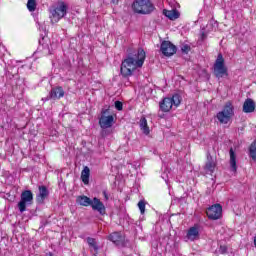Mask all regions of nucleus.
<instances>
[{"label":"nucleus","mask_w":256,"mask_h":256,"mask_svg":"<svg viewBox=\"0 0 256 256\" xmlns=\"http://www.w3.org/2000/svg\"><path fill=\"white\" fill-rule=\"evenodd\" d=\"M63 97H65V90H63L62 86L54 87L49 92V99L53 101H59V99H63Z\"/></svg>","instance_id":"nucleus-12"},{"label":"nucleus","mask_w":256,"mask_h":256,"mask_svg":"<svg viewBox=\"0 0 256 256\" xmlns=\"http://www.w3.org/2000/svg\"><path fill=\"white\" fill-rule=\"evenodd\" d=\"M67 9H68L67 4H65V2L63 1L59 2L58 6L52 7L50 9L51 22L59 23V21H61V19H63V17L67 15Z\"/></svg>","instance_id":"nucleus-8"},{"label":"nucleus","mask_w":256,"mask_h":256,"mask_svg":"<svg viewBox=\"0 0 256 256\" xmlns=\"http://www.w3.org/2000/svg\"><path fill=\"white\" fill-rule=\"evenodd\" d=\"M181 51L182 53H185L187 55L189 51H191V46H189L188 44H185L184 46H182Z\"/></svg>","instance_id":"nucleus-26"},{"label":"nucleus","mask_w":256,"mask_h":256,"mask_svg":"<svg viewBox=\"0 0 256 256\" xmlns=\"http://www.w3.org/2000/svg\"><path fill=\"white\" fill-rule=\"evenodd\" d=\"M200 39H201V41H205V39H207V34L205 32H202Z\"/></svg>","instance_id":"nucleus-28"},{"label":"nucleus","mask_w":256,"mask_h":256,"mask_svg":"<svg viewBox=\"0 0 256 256\" xmlns=\"http://www.w3.org/2000/svg\"><path fill=\"white\" fill-rule=\"evenodd\" d=\"M213 73L216 79H223L225 77H229V70L227 66H225V58H223V54H218L217 59L213 65Z\"/></svg>","instance_id":"nucleus-5"},{"label":"nucleus","mask_w":256,"mask_h":256,"mask_svg":"<svg viewBox=\"0 0 256 256\" xmlns=\"http://www.w3.org/2000/svg\"><path fill=\"white\" fill-rule=\"evenodd\" d=\"M230 167L234 173L237 172V156L233 148H230Z\"/></svg>","instance_id":"nucleus-18"},{"label":"nucleus","mask_w":256,"mask_h":256,"mask_svg":"<svg viewBox=\"0 0 256 256\" xmlns=\"http://www.w3.org/2000/svg\"><path fill=\"white\" fill-rule=\"evenodd\" d=\"M160 51L165 57H173L177 53V46L171 43V41L164 40L161 43Z\"/></svg>","instance_id":"nucleus-11"},{"label":"nucleus","mask_w":256,"mask_h":256,"mask_svg":"<svg viewBox=\"0 0 256 256\" xmlns=\"http://www.w3.org/2000/svg\"><path fill=\"white\" fill-rule=\"evenodd\" d=\"M38 191L39 193L36 195V203H38V205H43L45 199L49 197V190L47 189V186H39Z\"/></svg>","instance_id":"nucleus-13"},{"label":"nucleus","mask_w":256,"mask_h":256,"mask_svg":"<svg viewBox=\"0 0 256 256\" xmlns=\"http://www.w3.org/2000/svg\"><path fill=\"white\" fill-rule=\"evenodd\" d=\"M27 9L30 13H33L37 9V0H28Z\"/></svg>","instance_id":"nucleus-24"},{"label":"nucleus","mask_w":256,"mask_h":256,"mask_svg":"<svg viewBox=\"0 0 256 256\" xmlns=\"http://www.w3.org/2000/svg\"><path fill=\"white\" fill-rule=\"evenodd\" d=\"M235 115V107L233 106V103L231 101L226 102L224 105L222 111L218 112L216 117L222 125H227L231 119H233V116Z\"/></svg>","instance_id":"nucleus-6"},{"label":"nucleus","mask_w":256,"mask_h":256,"mask_svg":"<svg viewBox=\"0 0 256 256\" xmlns=\"http://www.w3.org/2000/svg\"><path fill=\"white\" fill-rule=\"evenodd\" d=\"M103 197L105 201H109V194H107V191H103Z\"/></svg>","instance_id":"nucleus-29"},{"label":"nucleus","mask_w":256,"mask_h":256,"mask_svg":"<svg viewBox=\"0 0 256 256\" xmlns=\"http://www.w3.org/2000/svg\"><path fill=\"white\" fill-rule=\"evenodd\" d=\"M45 256H53V253L48 252V253L45 254Z\"/></svg>","instance_id":"nucleus-33"},{"label":"nucleus","mask_w":256,"mask_h":256,"mask_svg":"<svg viewBox=\"0 0 256 256\" xmlns=\"http://www.w3.org/2000/svg\"><path fill=\"white\" fill-rule=\"evenodd\" d=\"M255 101L251 98H247L243 104V113H253L255 111Z\"/></svg>","instance_id":"nucleus-15"},{"label":"nucleus","mask_w":256,"mask_h":256,"mask_svg":"<svg viewBox=\"0 0 256 256\" xmlns=\"http://www.w3.org/2000/svg\"><path fill=\"white\" fill-rule=\"evenodd\" d=\"M140 129L144 135H149L151 133V130L149 129V124H147V118L142 117L140 119Z\"/></svg>","instance_id":"nucleus-20"},{"label":"nucleus","mask_w":256,"mask_h":256,"mask_svg":"<svg viewBox=\"0 0 256 256\" xmlns=\"http://www.w3.org/2000/svg\"><path fill=\"white\" fill-rule=\"evenodd\" d=\"M76 203L82 207H92L93 211H97L100 215H105V213H107L105 204H103L97 197H94L93 200H91V198L85 195L78 196L76 198Z\"/></svg>","instance_id":"nucleus-2"},{"label":"nucleus","mask_w":256,"mask_h":256,"mask_svg":"<svg viewBox=\"0 0 256 256\" xmlns=\"http://www.w3.org/2000/svg\"><path fill=\"white\" fill-rule=\"evenodd\" d=\"M206 215L211 221H217L223 217V206L221 204H214L206 210Z\"/></svg>","instance_id":"nucleus-10"},{"label":"nucleus","mask_w":256,"mask_h":256,"mask_svg":"<svg viewBox=\"0 0 256 256\" xmlns=\"http://www.w3.org/2000/svg\"><path fill=\"white\" fill-rule=\"evenodd\" d=\"M117 119V114L112 113L111 109L103 108L100 113V117L98 118V123L101 129H111L113 125H115V121Z\"/></svg>","instance_id":"nucleus-4"},{"label":"nucleus","mask_w":256,"mask_h":256,"mask_svg":"<svg viewBox=\"0 0 256 256\" xmlns=\"http://www.w3.org/2000/svg\"><path fill=\"white\" fill-rule=\"evenodd\" d=\"M186 237L187 239H189V241H195V239H199V227L198 226L190 227Z\"/></svg>","instance_id":"nucleus-16"},{"label":"nucleus","mask_w":256,"mask_h":256,"mask_svg":"<svg viewBox=\"0 0 256 256\" xmlns=\"http://www.w3.org/2000/svg\"><path fill=\"white\" fill-rule=\"evenodd\" d=\"M91 176V170L85 166L81 172V180L84 185H89V177Z\"/></svg>","instance_id":"nucleus-19"},{"label":"nucleus","mask_w":256,"mask_h":256,"mask_svg":"<svg viewBox=\"0 0 256 256\" xmlns=\"http://www.w3.org/2000/svg\"><path fill=\"white\" fill-rule=\"evenodd\" d=\"M132 9L138 15H151L155 11V5L151 0H135Z\"/></svg>","instance_id":"nucleus-3"},{"label":"nucleus","mask_w":256,"mask_h":256,"mask_svg":"<svg viewBox=\"0 0 256 256\" xmlns=\"http://www.w3.org/2000/svg\"><path fill=\"white\" fill-rule=\"evenodd\" d=\"M112 3H113L114 5H117V3H119V0H112Z\"/></svg>","instance_id":"nucleus-31"},{"label":"nucleus","mask_w":256,"mask_h":256,"mask_svg":"<svg viewBox=\"0 0 256 256\" xmlns=\"http://www.w3.org/2000/svg\"><path fill=\"white\" fill-rule=\"evenodd\" d=\"M174 107H179L181 105V96L179 94H174L172 97H165L159 103L160 111L162 113H169Z\"/></svg>","instance_id":"nucleus-7"},{"label":"nucleus","mask_w":256,"mask_h":256,"mask_svg":"<svg viewBox=\"0 0 256 256\" xmlns=\"http://www.w3.org/2000/svg\"><path fill=\"white\" fill-rule=\"evenodd\" d=\"M101 135H102V137H107V131L106 130H102Z\"/></svg>","instance_id":"nucleus-30"},{"label":"nucleus","mask_w":256,"mask_h":256,"mask_svg":"<svg viewBox=\"0 0 256 256\" xmlns=\"http://www.w3.org/2000/svg\"><path fill=\"white\" fill-rule=\"evenodd\" d=\"M146 57L147 54L143 48L129 52L120 66V74L122 77L127 78L133 76V73H135L137 69H141V67H143Z\"/></svg>","instance_id":"nucleus-1"},{"label":"nucleus","mask_w":256,"mask_h":256,"mask_svg":"<svg viewBox=\"0 0 256 256\" xmlns=\"http://www.w3.org/2000/svg\"><path fill=\"white\" fill-rule=\"evenodd\" d=\"M217 167V164L215 163V161H213V158L208 159V161L206 162L204 169L208 172V173H213L215 171V168Z\"/></svg>","instance_id":"nucleus-21"},{"label":"nucleus","mask_w":256,"mask_h":256,"mask_svg":"<svg viewBox=\"0 0 256 256\" xmlns=\"http://www.w3.org/2000/svg\"><path fill=\"white\" fill-rule=\"evenodd\" d=\"M115 109H117V111H123V102L116 101L115 102Z\"/></svg>","instance_id":"nucleus-27"},{"label":"nucleus","mask_w":256,"mask_h":256,"mask_svg":"<svg viewBox=\"0 0 256 256\" xmlns=\"http://www.w3.org/2000/svg\"><path fill=\"white\" fill-rule=\"evenodd\" d=\"M107 239L112 241L114 245H123V243H125V236H123L121 232H113L107 237Z\"/></svg>","instance_id":"nucleus-14"},{"label":"nucleus","mask_w":256,"mask_h":256,"mask_svg":"<svg viewBox=\"0 0 256 256\" xmlns=\"http://www.w3.org/2000/svg\"><path fill=\"white\" fill-rule=\"evenodd\" d=\"M33 204V192L31 190H24L20 195V201L18 202V209L20 213L27 211V205Z\"/></svg>","instance_id":"nucleus-9"},{"label":"nucleus","mask_w":256,"mask_h":256,"mask_svg":"<svg viewBox=\"0 0 256 256\" xmlns=\"http://www.w3.org/2000/svg\"><path fill=\"white\" fill-rule=\"evenodd\" d=\"M220 249H222L223 253H225V251H227V248L226 247L223 248V246H221Z\"/></svg>","instance_id":"nucleus-32"},{"label":"nucleus","mask_w":256,"mask_h":256,"mask_svg":"<svg viewBox=\"0 0 256 256\" xmlns=\"http://www.w3.org/2000/svg\"><path fill=\"white\" fill-rule=\"evenodd\" d=\"M87 243H88L89 247H93L95 253H98L99 246H97V242L95 241V238L88 237L87 238Z\"/></svg>","instance_id":"nucleus-23"},{"label":"nucleus","mask_w":256,"mask_h":256,"mask_svg":"<svg viewBox=\"0 0 256 256\" xmlns=\"http://www.w3.org/2000/svg\"><path fill=\"white\" fill-rule=\"evenodd\" d=\"M249 154L253 161H256V139L251 143L249 147Z\"/></svg>","instance_id":"nucleus-22"},{"label":"nucleus","mask_w":256,"mask_h":256,"mask_svg":"<svg viewBox=\"0 0 256 256\" xmlns=\"http://www.w3.org/2000/svg\"><path fill=\"white\" fill-rule=\"evenodd\" d=\"M145 205L146 203L144 200L138 202V209L140 210L141 215H145Z\"/></svg>","instance_id":"nucleus-25"},{"label":"nucleus","mask_w":256,"mask_h":256,"mask_svg":"<svg viewBox=\"0 0 256 256\" xmlns=\"http://www.w3.org/2000/svg\"><path fill=\"white\" fill-rule=\"evenodd\" d=\"M163 13H164L165 17L170 19V21H175L176 19H179L180 15H181L177 9L163 10Z\"/></svg>","instance_id":"nucleus-17"}]
</instances>
